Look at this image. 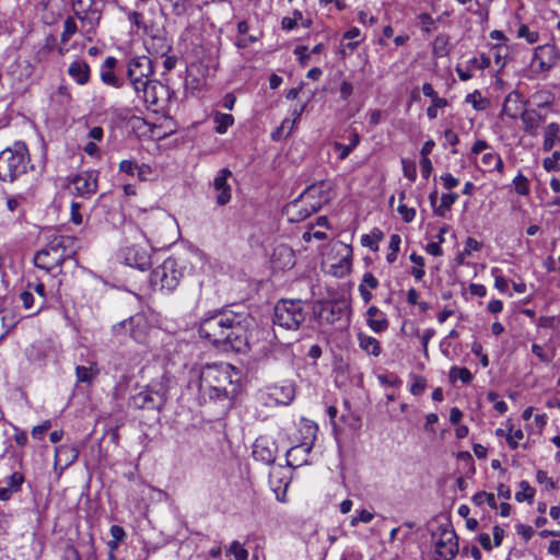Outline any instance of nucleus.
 Here are the masks:
<instances>
[{
    "instance_id": "nucleus-1",
    "label": "nucleus",
    "mask_w": 560,
    "mask_h": 560,
    "mask_svg": "<svg viewBox=\"0 0 560 560\" xmlns=\"http://www.w3.org/2000/svg\"><path fill=\"white\" fill-rule=\"evenodd\" d=\"M199 336L215 347L241 352L248 345V323L244 315L220 311L202 318Z\"/></svg>"
},
{
    "instance_id": "nucleus-2",
    "label": "nucleus",
    "mask_w": 560,
    "mask_h": 560,
    "mask_svg": "<svg viewBox=\"0 0 560 560\" xmlns=\"http://www.w3.org/2000/svg\"><path fill=\"white\" fill-rule=\"evenodd\" d=\"M240 373L229 363L207 364L199 376V390L210 399H230L237 394Z\"/></svg>"
},
{
    "instance_id": "nucleus-3",
    "label": "nucleus",
    "mask_w": 560,
    "mask_h": 560,
    "mask_svg": "<svg viewBox=\"0 0 560 560\" xmlns=\"http://www.w3.org/2000/svg\"><path fill=\"white\" fill-rule=\"evenodd\" d=\"M77 254V238L68 235H54L47 245L34 256V265L47 272L59 268L65 260Z\"/></svg>"
},
{
    "instance_id": "nucleus-4",
    "label": "nucleus",
    "mask_w": 560,
    "mask_h": 560,
    "mask_svg": "<svg viewBox=\"0 0 560 560\" xmlns=\"http://www.w3.org/2000/svg\"><path fill=\"white\" fill-rule=\"evenodd\" d=\"M31 159L26 144L16 141L0 152V180L13 183L27 173Z\"/></svg>"
},
{
    "instance_id": "nucleus-5",
    "label": "nucleus",
    "mask_w": 560,
    "mask_h": 560,
    "mask_svg": "<svg viewBox=\"0 0 560 560\" xmlns=\"http://www.w3.org/2000/svg\"><path fill=\"white\" fill-rule=\"evenodd\" d=\"M171 377L163 374L152 381L143 390L131 396L129 405L136 409L161 410L166 400Z\"/></svg>"
},
{
    "instance_id": "nucleus-6",
    "label": "nucleus",
    "mask_w": 560,
    "mask_h": 560,
    "mask_svg": "<svg viewBox=\"0 0 560 560\" xmlns=\"http://www.w3.org/2000/svg\"><path fill=\"white\" fill-rule=\"evenodd\" d=\"M307 312L300 299H281L273 308V325L291 331H296L305 322Z\"/></svg>"
},
{
    "instance_id": "nucleus-7",
    "label": "nucleus",
    "mask_w": 560,
    "mask_h": 560,
    "mask_svg": "<svg viewBox=\"0 0 560 560\" xmlns=\"http://www.w3.org/2000/svg\"><path fill=\"white\" fill-rule=\"evenodd\" d=\"M322 185L323 183L308 186L298 199L288 205L287 213L290 221H303L322 208L323 203L327 201V198L320 195Z\"/></svg>"
},
{
    "instance_id": "nucleus-8",
    "label": "nucleus",
    "mask_w": 560,
    "mask_h": 560,
    "mask_svg": "<svg viewBox=\"0 0 560 560\" xmlns=\"http://www.w3.org/2000/svg\"><path fill=\"white\" fill-rule=\"evenodd\" d=\"M184 275V267L173 257L166 258L150 275V285L154 291L173 292Z\"/></svg>"
},
{
    "instance_id": "nucleus-9",
    "label": "nucleus",
    "mask_w": 560,
    "mask_h": 560,
    "mask_svg": "<svg viewBox=\"0 0 560 560\" xmlns=\"http://www.w3.org/2000/svg\"><path fill=\"white\" fill-rule=\"evenodd\" d=\"M153 72L152 60L147 56L133 57L128 62L127 75L133 90L142 89L145 81H151L150 78Z\"/></svg>"
},
{
    "instance_id": "nucleus-10",
    "label": "nucleus",
    "mask_w": 560,
    "mask_h": 560,
    "mask_svg": "<svg viewBox=\"0 0 560 560\" xmlns=\"http://www.w3.org/2000/svg\"><path fill=\"white\" fill-rule=\"evenodd\" d=\"M72 10L82 23L94 28L102 19L104 5L100 0H72Z\"/></svg>"
},
{
    "instance_id": "nucleus-11",
    "label": "nucleus",
    "mask_w": 560,
    "mask_h": 560,
    "mask_svg": "<svg viewBox=\"0 0 560 560\" xmlns=\"http://www.w3.org/2000/svg\"><path fill=\"white\" fill-rule=\"evenodd\" d=\"M435 553L444 559L452 560L458 552L457 536L453 528L443 527L432 534Z\"/></svg>"
},
{
    "instance_id": "nucleus-12",
    "label": "nucleus",
    "mask_w": 560,
    "mask_h": 560,
    "mask_svg": "<svg viewBox=\"0 0 560 560\" xmlns=\"http://www.w3.org/2000/svg\"><path fill=\"white\" fill-rule=\"evenodd\" d=\"M349 304L345 300L320 302L317 305L316 314L322 322L335 324L346 316Z\"/></svg>"
},
{
    "instance_id": "nucleus-13",
    "label": "nucleus",
    "mask_w": 560,
    "mask_h": 560,
    "mask_svg": "<svg viewBox=\"0 0 560 560\" xmlns=\"http://www.w3.org/2000/svg\"><path fill=\"white\" fill-rule=\"evenodd\" d=\"M119 256L126 265L139 270H147L151 267L150 252L143 246H126L120 250Z\"/></svg>"
},
{
    "instance_id": "nucleus-14",
    "label": "nucleus",
    "mask_w": 560,
    "mask_h": 560,
    "mask_svg": "<svg viewBox=\"0 0 560 560\" xmlns=\"http://www.w3.org/2000/svg\"><path fill=\"white\" fill-rule=\"evenodd\" d=\"M113 332L117 336H129L138 342H142L145 336V323L142 316H131L128 319L113 326Z\"/></svg>"
},
{
    "instance_id": "nucleus-15",
    "label": "nucleus",
    "mask_w": 560,
    "mask_h": 560,
    "mask_svg": "<svg viewBox=\"0 0 560 560\" xmlns=\"http://www.w3.org/2000/svg\"><path fill=\"white\" fill-rule=\"evenodd\" d=\"M73 192L82 198H90L97 190V173L85 171L77 174L70 182Z\"/></svg>"
},
{
    "instance_id": "nucleus-16",
    "label": "nucleus",
    "mask_w": 560,
    "mask_h": 560,
    "mask_svg": "<svg viewBox=\"0 0 560 560\" xmlns=\"http://www.w3.org/2000/svg\"><path fill=\"white\" fill-rule=\"evenodd\" d=\"M138 97L141 98L148 108H152L154 112L158 110V105L162 95L167 93L166 86L161 84L159 81H145L144 86L139 90H135Z\"/></svg>"
},
{
    "instance_id": "nucleus-17",
    "label": "nucleus",
    "mask_w": 560,
    "mask_h": 560,
    "mask_svg": "<svg viewBox=\"0 0 560 560\" xmlns=\"http://www.w3.org/2000/svg\"><path fill=\"white\" fill-rule=\"evenodd\" d=\"M116 211L117 202L114 199V196L109 192H106L102 194L96 200L92 209V214L97 217L100 220L113 222Z\"/></svg>"
},
{
    "instance_id": "nucleus-18",
    "label": "nucleus",
    "mask_w": 560,
    "mask_h": 560,
    "mask_svg": "<svg viewBox=\"0 0 560 560\" xmlns=\"http://www.w3.org/2000/svg\"><path fill=\"white\" fill-rule=\"evenodd\" d=\"M277 447L273 441L259 438L253 445V456L266 465H272L277 457Z\"/></svg>"
},
{
    "instance_id": "nucleus-19",
    "label": "nucleus",
    "mask_w": 560,
    "mask_h": 560,
    "mask_svg": "<svg viewBox=\"0 0 560 560\" xmlns=\"http://www.w3.org/2000/svg\"><path fill=\"white\" fill-rule=\"evenodd\" d=\"M79 456V448L74 444H62L55 450V470L59 468L60 472L72 465Z\"/></svg>"
},
{
    "instance_id": "nucleus-20",
    "label": "nucleus",
    "mask_w": 560,
    "mask_h": 560,
    "mask_svg": "<svg viewBox=\"0 0 560 560\" xmlns=\"http://www.w3.org/2000/svg\"><path fill=\"white\" fill-rule=\"evenodd\" d=\"M338 253L341 255V257L338 262L330 264L329 273L336 278H343L351 271L352 249L350 246L340 243Z\"/></svg>"
},
{
    "instance_id": "nucleus-21",
    "label": "nucleus",
    "mask_w": 560,
    "mask_h": 560,
    "mask_svg": "<svg viewBox=\"0 0 560 560\" xmlns=\"http://www.w3.org/2000/svg\"><path fill=\"white\" fill-rule=\"evenodd\" d=\"M232 176V172L229 168H222L219 171L213 179V187L217 195V203L224 206L231 200V187L228 184V178Z\"/></svg>"
},
{
    "instance_id": "nucleus-22",
    "label": "nucleus",
    "mask_w": 560,
    "mask_h": 560,
    "mask_svg": "<svg viewBox=\"0 0 560 560\" xmlns=\"http://www.w3.org/2000/svg\"><path fill=\"white\" fill-rule=\"evenodd\" d=\"M311 450L312 443L308 442H302L299 445L292 446L285 454L287 465L290 467H300L307 464Z\"/></svg>"
},
{
    "instance_id": "nucleus-23",
    "label": "nucleus",
    "mask_w": 560,
    "mask_h": 560,
    "mask_svg": "<svg viewBox=\"0 0 560 560\" xmlns=\"http://www.w3.org/2000/svg\"><path fill=\"white\" fill-rule=\"evenodd\" d=\"M521 120L524 125V131L532 137H536L541 122L545 121V116L536 109H526L521 114Z\"/></svg>"
},
{
    "instance_id": "nucleus-24",
    "label": "nucleus",
    "mask_w": 560,
    "mask_h": 560,
    "mask_svg": "<svg viewBox=\"0 0 560 560\" xmlns=\"http://www.w3.org/2000/svg\"><path fill=\"white\" fill-rule=\"evenodd\" d=\"M366 322L374 332H383L388 327L386 315L374 305L370 306L366 311Z\"/></svg>"
},
{
    "instance_id": "nucleus-25",
    "label": "nucleus",
    "mask_w": 560,
    "mask_h": 560,
    "mask_svg": "<svg viewBox=\"0 0 560 560\" xmlns=\"http://www.w3.org/2000/svg\"><path fill=\"white\" fill-rule=\"evenodd\" d=\"M24 482V476L15 471L4 479V487H0V501H8L13 493L18 492Z\"/></svg>"
},
{
    "instance_id": "nucleus-26",
    "label": "nucleus",
    "mask_w": 560,
    "mask_h": 560,
    "mask_svg": "<svg viewBox=\"0 0 560 560\" xmlns=\"http://www.w3.org/2000/svg\"><path fill=\"white\" fill-rule=\"evenodd\" d=\"M68 74L79 84H86L90 80V67L86 61L77 59L69 65Z\"/></svg>"
},
{
    "instance_id": "nucleus-27",
    "label": "nucleus",
    "mask_w": 560,
    "mask_h": 560,
    "mask_svg": "<svg viewBox=\"0 0 560 560\" xmlns=\"http://www.w3.org/2000/svg\"><path fill=\"white\" fill-rule=\"evenodd\" d=\"M100 370L95 361H88V365H78L75 368L77 381L89 386L93 384Z\"/></svg>"
},
{
    "instance_id": "nucleus-28",
    "label": "nucleus",
    "mask_w": 560,
    "mask_h": 560,
    "mask_svg": "<svg viewBox=\"0 0 560 560\" xmlns=\"http://www.w3.org/2000/svg\"><path fill=\"white\" fill-rule=\"evenodd\" d=\"M116 62L117 60L115 57H107L105 59L101 70V79L107 85L119 88V80L113 71Z\"/></svg>"
},
{
    "instance_id": "nucleus-29",
    "label": "nucleus",
    "mask_w": 560,
    "mask_h": 560,
    "mask_svg": "<svg viewBox=\"0 0 560 560\" xmlns=\"http://www.w3.org/2000/svg\"><path fill=\"white\" fill-rule=\"evenodd\" d=\"M560 127L557 122H550L546 126L544 130V142L542 150L548 152L550 151L556 143L560 142Z\"/></svg>"
},
{
    "instance_id": "nucleus-30",
    "label": "nucleus",
    "mask_w": 560,
    "mask_h": 560,
    "mask_svg": "<svg viewBox=\"0 0 560 560\" xmlns=\"http://www.w3.org/2000/svg\"><path fill=\"white\" fill-rule=\"evenodd\" d=\"M171 49V44L164 37H152L147 44L148 52L160 57L166 56Z\"/></svg>"
},
{
    "instance_id": "nucleus-31",
    "label": "nucleus",
    "mask_w": 560,
    "mask_h": 560,
    "mask_svg": "<svg viewBox=\"0 0 560 560\" xmlns=\"http://www.w3.org/2000/svg\"><path fill=\"white\" fill-rule=\"evenodd\" d=\"M358 340L360 348L368 354L374 357H378L381 354V343L376 338L360 332L358 335Z\"/></svg>"
},
{
    "instance_id": "nucleus-32",
    "label": "nucleus",
    "mask_w": 560,
    "mask_h": 560,
    "mask_svg": "<svg viewBox=\"0 0 560 560\" xmlns=\"http://www.w3.org/2000/svg\"><path fill=\"white\" fill-rule=\"evenodd\" d=\"M270 398L278 405H289L293 400L292 386L275 387L269 394Z\"/></svg>"
},
{
    "instance_id": "nucleus-33",
    "label": "nucleus",
    "mask_w": 560,
    "mask_h": 560,
    "mask_svg": "<svg viewBox=\"0 0 560 560\" xmlns=\"http://www.w3.org/2000/svg\"><path fill=\"white\" fill-rule=\"evenodd\" d=\"M359 143L360 136L358 133H352L349 144L334 142L332 148L336 152L339 153V160H346L349 156V154L358 147Z\"/></svg>"
},
{
    "instance_id": "nucleus-34",
    "label": "nucleus",
    "mask_w": 560,
    "mask_h": 560,
    "mask_svg": "<svg viewBox=\"0 0 560 560\" xmlns=\"http://www.w3.org/2000/svg\"><path fill=\"white\" fill-rule=\"evenodd\" d=\"M214 130L217 133L223 135L228 128L234 124V117L231 114L217 112L213 116Z\"/></svg>"
},
{
    "instance_id": "nucleus-35",
    "label": "nucleus",
    "mask_w": 560,
    "mask_h": 560,
    "mask_svg": "<svg viewBox=\"0 0 560 560\" xmlns=\"http://www.w3.org/2000/svg\"><path fill=\"white\" fill-rule=\"evenodd\" d=\"M482 164L489 170H497L498 172H503V161L501 156L494 152L485 153L481 158Z\"/></svg>"
},
{
    "instance_id": "nucleus-36",
    "label": "nucleus",
    "mask_w": 560,
    "mask_h": 560,
    "mask_svg": "<svg viewBox=\"0 0 560 560\" xmlns=\"http://www.w3.org/2000/svg\"><path fill=\"white\" fill-rule=\"evenodd\" d=\"M458 199V195L453 194H443L441 197V203L439 207L434 208V213L438 217H444L445 213L451 209L452 205L456 202Z\"/></svg>"
},
{
    "instance_id": "nucleus-37",
    "label": "nucleus",
    "mask_w": 560,
    "mask_h": 560,
    "mask_svg": "<svg viewBox=\"0 0 560 560\" xmlns=\"http://www.w3.org/2000/svg\"><path fill=\"white\" fill-rule=\"evenodd\" d=\"M491 56L497 66L504 67L508 56H509V47L505 44H497L491 47Z\"/></svg>"
},
{
    "instance_id": "nucleus-38",
    "label": "nucleus",
    "mask_w": 560,
    "mask_h": 560,
    "mask_svg": "<svg viewBox=\"0 0 560 560\" xmlns=\"http://www.w3.org/2000/svg\"><path fill=\"white\" fill-rule=\"evenodd\" d=\"M410 260L416 265L411 270L410 273L413 276V278L417 281H421L425 275L424 271V258L416 253H412L410 255Z\"/></svg>"
},
{
    "instance_id": "nucleus-39",
    "label": "nucleus",
    "mask_w": 560,
    "mask_h": 560,
    "mask_svg": "<svg viewBox=\"0 0 560 560\" xmlns=\"http://www.w3.org/2000/svg\"><path fill=\"white\" fill-rule=\"evenodd\" d=\"M172 14L176 16L185 15L192 5L194 0H167Z\"/></svg>"
},
{
    "instance_id": "nucleus-40",
    "label": "nucleus",
    "mask_w": 560,
    "mask_h": 560,
    "mask_svg": "<svg viewBox=\"0 0 560 560\" xmlns=\"http://www.w3.org/2000/svg\"><path fill=\"white\" fill-rule=\"evenodd\" d=\"M465 102L470 104L476 110H483L489 105V101L482 97L480 92L477 90L472 93H469L466 96Z\"/></svg>"
},
{
    "instance_id": "nucleus-41",
    "label": "nucleus",
    "mask_w": 560,
    "mask_h": 560,
    "mask_svg": "<svg viewBox=\"0 0 560 560\" xmlns=\"http://www.w3.org/2000/svg\"><path fill=\"white\" fill-rule=\"evenodd\" d=\"M535 495V489L526 480L520 482V490L515 493V499L518 502H532Z\"/></svg>"
},
{
    "instance_id": "nucleus-42",
    "label": "nucleus",
    "mask_w": 560,
    "mask_h": 560,
    "mask_svg": "<svg viewBox=\"0 0 560 560\" xmlns=\"http://www.w3.org/2000/svg\"><path fill=\"white\" fill-rule=\"evenodd\" d=\"M300 431L304 434L303 442H308L313 444L317 432V424L311 420L303 419L301 421Z\"/></svg>"
},
{
    "instance_id": "nucleus-43",
    "label": "nucleus",
    "mask_w": 560,
    "mask_h": 560,
    "mask_svg": "<svg viewBox=\"0 0 560 560\" xmlns=\"http://www.w3.org/2000/svg\"><path fill=\"white\" fill-rule=\"evenodd\" d=\"M110 536L112 539L107 542L110 550H115L119 542H121L126 538V532L121 526L113 525L110 527Z\"/></svg>"
},
{
    "instance_id": "nucleus-44",
    "label": "nucleus",
    "mask_w": 560,
    "mask_h": 560,
    "mask_svg": "<svg viewBox=\"0 0 560 560\" xmlns=\"http://www.w3.org/2000/svg\"><path fill=\"white\" fill-rule=\"evenodd\" d=\"M450 377L454 381L459 380L464 384H469L472 381V374L466 368L453 366L450 371Z\"/></svg>"
},
{
    "instance_id": "nucleus-45",
    "label": "nucleus",
    "mask_w": 560,
    "mask_h": 560,
    "mask_svg": "<svg viewBox=\"0 0 560 560\" xmlns=\"http://www.w3.org/2000/svg\"><path fill=\"white\" fill-rule=\"evenodd\" d=\"M472 502L476 505H482L483 503H487L489 506H491L493 509L497 508V502H495L494 494L493 493H488V492H485V491L477 492L472 497Z\"/></svg>"
},
{
    "instance_id": "nucleus-46",
    "label": "nucleus",
    "mask_w": 560,
    "mask_h": 560,
    "mask_svg": "<svg viewBox=\"0 0 560 560\" xmlns=\"http://www.w3.org/2000/svg\"><path fill=\"white\" fill-rule=\"evenodd\" d=\"M228 552L233 555L235 560H246L248 558V551L237 540L231 542Z\"/></svg>"
},
{
    "instance_id": "nucleus-47",
    "label": "nucleus",
    "mask_w": 560,
    "mask_h": 560,
    "mask_svg": "<svg viewBox=\"0 0 560 560\" xmlns=\"http://www.w3.org/2000/svg\"><path fill=\"white\" fill-rule=\"evenodd\" d=\"M78 31L77 23L73 18L69 16L63 22V32L61 34V42L66 43Z\"/></svg>"
},
{
    "instance_id": "nucleus-48",
    "label": "nucleus",
    "mask_w": 560,
    "mask_h": 560,
    "mask_svg": "<svg viewBox=\"0 0 560 560\" xmlns=\"http://www.w3.org/2000/svg\"><path fill=\"white\" fill-rule=\"evenodd\" d=\"M515 191L521 196H527L529 194V183L528 179L523 175L518 174L513 179Z\"/></svg>"
},
{
    "instance_id": "nucleus-49",
    "label": "nucleus",
    "mask_w": 560,
    "mask_h": 560,
    "mask_svg": "<svg viewBox=\"0 0 560 560\" xmlns=\"http://www.w3.org/2000/svg\"><path fill=\"white\" fill-rule=\"evenodd\" d=\"M447 105H448V102L446 98L438 97V98L433 100L431 106H429L427 108V116L430 119H435L438 117V109L444 108Z\"/></svg>"
},
{
    "instance_id": "nucleus-50",
    "label": "nucleus",
    "mask_w": 560,
    "mask_h": 560,
    "mask_svg": "<svg viewBox=\"0 0 560 560\" xmlns=\"http://www.w3.org/2000/svg\"><path fill=\"white\" fill-rule=\"evenodd\" d=\"M560 152L555 151L551 156L544 159L542 166L547 172L559 170Z\"/></svg>"
},
{
    "instance_id": "nucleus-51",
    "label": "nucleus",
    "mask_w": 560,
    "mask_h": 560,
    "mask_svg": "<svg viewBox=\"0 0 560 560\" xmlns=\"http://www.w3.org/2000/svg\"><path fill=\"white\" fill-rule=\"evenodd\" d=\"M295 124V119L285 118L283 119L281 126L277 129L276 132L272 133V138L276 139L277 137L281 136H289L293 129V126Z\"/></svg>"
},
{
    "instance_id": "nucleus-52",
    "label": "nucleus",
    "mask_w": 560,
    "mask_h": 560,
    "mask_svg": "<svg viewBox=\"0 0 560 560\" xmlns=\"http://www.w3.org/2000/svg\"><path fill=\"white\" fill-rule=\"evenodd\" d=\"M517 36L521 38H525L527 43L535 44L538 40V33L535 31H530L527 25H521L517 31Z\"/></svg>"
},
{
    "instance_id": "nucleus-53",
    "label": "nucleus",
    "mask_w": 560,
    "mask_h": 560,
    "mask_svg": "<svg viewBox=\"0 0 560 560\" xmlns=\"http://www.w3.org/2000/svg\"><path fill=\"white\" fill-rule=\"evenodd\" d=\"M397 211L401 215L402 220L407 223L411 222L416 217V210L413 208L407 207L402 202L398 206Z\"/></svg>"
},
{
    "instance_id": "nucleus-54",
    "label": "nucleus",
    "mask_w": 560,
    "mask_h": 560,
    "mask_svg": "<svg viewBox=\"0 0 560 560\" xmlns=\"http://www.w3.org/2000/svg\"><path fill=\"white\" fill-rule=\"evenodd\" d=\"M402 172L408 179H410L411 182L416 180L417 167L413 162L402 160Z\"/></svg>"
},
{
    "instance_id": "nucleus-55",
    "label": "nucleus",
    "mask_w": 560,
    "mask_h": 560,
    "mask_svg": "<svg viewBox=\"0 0 560 560\" xmlns=\"http://www.w3.org/2000/svg\"><path fill=\"white\" fill-rule=\"evenodd\" d=\"M51 428L50 420L44 421L42 424L36 425L32 429V436L34 439L40 440L44 434Z\"/></svg>"
},
{
    "instance_id": "nucleus-56",
    "label": "nucleus",
    "mask_w": 560,
    "mask_h": 560,
    "mask_svg": "<svg viewBox=\"0 0 560 560\" xmlns=\"http://www.w3.org/2000/svg\"><path fill=\"white\" fill-rule=\"evenodd\" d=\"M524 438V433L521 429H517L506 435V442L512 450L518 446V441Z\"/></svg>"
},
{
    "instance_id": "nucleus-57",
    "label": "nucleus",
    "mask_w": 560,
    "mask_h": 560,
    "mask_svg": "<svg viewBox=\"0 0 560 560\" xmlns=\"http://www.w3.org/2000/svg\"><path fill=\"white\" fill-rule=\"evenodd\" d=\"M378 381L383 385H388L392 387H397L400 385L401 381L393 374H381L378 375Z\"/></svg>"
},
{
    "instance_id": "nucleus-58",
    "label": "nucleus",
    "mask_w": 560,
    "mask_h": 560,
    "mask_svg": "<svg viewBox=\"0 0 560 560\" xmlns=\"http://www.w3.org/2000/svg\"><path fill=\"white\" fill-rule=\"evenodd\" d=\"M482 247V244L474 237H468L465 242L464 254L470 255L472 252H478Z\"/></svg>"
},
{
    "instance_id": "nucleus-59",
    "label": "nucleus",
    "mask_w": 560,
    "mask_h": 560,
    "mask_svg": "<svg viewBox=\"0 0 560 560\" xmlns=\"http://www.w3.org/2000/svg\"><path fill=\"white\" fill-rule=\"evenodd\" d=\"M532 352L541 361L545 363H548L551 361L552 357L549 355L547 352H545L544 348L537 343L532 345Z\"/></svg>"
},
{
    "instance_id": "nucleus-60",
    "label": "nucleus",
    "mask_w": 560,
    "mask_h": 560,
    "mask_svg": "<svg viewBox=\"0 0 560 560\" xmlns=\"http://www.w3.org/2000/svg\"><path fill=\"white\" fill-rule=\"evenodd\" d=\"M374 515L368 510H361L355 517L352 518L351 524L354 526L358 523H370Z\"/></svg>"
},
{
    "instance_id": "nucleus-61",
    "label": "nucleus",
    "mask_w": 560,
    "mask_h": 560,
    "mask_svg": "<svg viewBox=\"0 0 560 560\" xmlns=\"http://www.w3.org/2000/svg\"><path fill=\"white\" fill-rule=\"evenodd\" d=\"M536 480H537L538 483H541V485L545 483L548 489L552 490V489L556 488L555 481L551 478H549L547 476V472L544 471V470H537V472H536Z\"/></svg>"
},
{
    "instance_id": "nucleus-62",
    "label": "nucleus",
    "mask_w": 560,
    "mask_h": 560,
    "mask_svg": "<svg viewBox=\"0 0 560 560\" xmlns=\"http://www.w3.org/2000/svg\"><path fill=\"white\" fill-rule=\"evenodd\" d=\"M138 164L130 160H124L119 163V171L128 175H135Z\"/></svg>"
},
{
    "instance_id": "nucleus-63",
    "label": "nucleus",
    "mask_w": 560,
    "mask_h": 560,
    "mask_svg": "<svg viewBox=\"0 0 560 560\" xmlns=\"http://www.w3.org/2000/svg\"><path fill=\"white\" fill-rule=\"evenodd\" d=\"M360 284H365L366 289L374 290L378 287V280L371 272H365Z\"/></svg>"
},
{
    "instance_id": "nucleus-64",
    "label": "nucleus",
    "mask_w": 560,
    "mask_h": 560,
    "mask_svg": "<svg viewBox=\"0 0 560 560\" xmlns=\"http://www.w3.org/2000/svg\"><path fill=\"white\" fill-rule=\"evenodd\" d=\"M20 300L23 303L24 308L31 310L34 306L35 299L33 293L30 290L23 291L20 294Z\"/></svg>"
}]
</instances>
